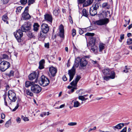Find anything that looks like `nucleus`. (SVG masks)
<instances>
[{
	"label": "nucleus",
	"instance_id": "f257e3e1",
	"mask_svg": "<svg viewBox=\"0 0 132 132\" xmlns=\"http://www.w3.org/2000/svg\"><path fill=\"white\" fill-rule=\"evenodd\" d=\"M94 34V33L88 32L85 34V36H90L89 38L90 39L89 43L87 44V46L88 47H91V50L94 52H95L97 48V47L95 45L96 38L95 37H92Z\"/></svg>",
	"mask_w": 132,
	"mask_h": 132
},
{
	"label": "nucleus",
	"instance_id": "f03ea898",
	"mask_svg": "<svg viewBox=\"0 0 132 132\" xmlns=\"http://www.w3.org/2000/svg\"><path fill=\"white\" fill-rule=\"evenodd\" d=\"M79 65V62L76 61V59L75 61V63L72 68L68 71V74L69 76V81H70L73 79L76 73V69L75 67H78Z\"/></svg>",
	"mask_w": 132,
	"mask_h": 132
},
{
	"label": "nucleus",
	"instance_id": "7ed1b4c3",
	"mask_svg": "<svg viewBox=\"0 0 132 132\" xmlns=\"http://www.w3.org/2000/svg\"><path fill=\"white\" fill-rule=\"evenodd\" d=\"M50 82V80L46 76L43 75L39 80V83L41 86H46L48 85Z\"/></svg>",
	"mask_w": 132,
	"mask_h": 132
},
{
	"label": "nucleus",
	"instance_id": "20e7f679",
	"mask_svg": "<svg viewBox=\"0 0 132 132\" xmlns=\"http://www.w3.org/2000/svg\"><path fill=\"white\" fill-rule=\"evenodd\" d=\"M10 66V63L5 61H3L0 63V70L3 72L5 71Z\"/></svg>",
	"mask_w": 132,
	"mask_h": 132
},
{
	"label": "nucleus",
	"instance_id": "39448f33",
	"mask_svg": "<svg viewBox=\"0 0 132 132\" xmlns=\"http://www.w3.org/2000/svg\"><path fill=\"white\" fill-rule=\"evenodd\" d=\"M31 26V25L30 22H25L21 26V30L23 32H27L30 30Z\"/></svg>",
	"mask_w": 132,
	"mask_h": 132
},
{
	"label": "nucleus",
	"instance_id": "423d86ee",
	"mask_svg": "<svg viewBox=\"0 0 132 132\" xmlns=\"http://www.w3.org/2000/svg\"><path fill=\"white\" fill-rule=\"evenodd\" d=\"M22 30L19 29L14 33V35L18 42H20L21 41V38L23 36Z\"/></svg>",
	"mask_w": 132,
	"mask_h": 132
},
{
	"label": "nucleus",
	"instance_id": "0eeeda50",
	"mask_svg": "<svg viewBox=\"0 0 132 132\" xmlns=\"http://www.w3.org/2000/svg\"><path fill=\"white\" fill-rule=\"evenodd\" d=\"M76 61L78 62H80V68H82L86 66L88 63L87 61L84 57H82L80 59L79 57H77L76 58Z\"/></svg>",
	"mask_w": 132,
	"mask_h": 132
},
{
	"label": "nucleus",
	"instance_id": "6e6552de",
	"mask_svg": "<svg viewBox=\"0 0 132 132\" xmlns=\"http://www.w3.org/2000/svg\"><path fill=\"white\" fill-rule=\"evenodd\" d=\"M31 90L34 93L38 94L39 93L41 90L42 89L38 85L34 84L31 87Z\"/></svg>",
	"mask_w": 132,
	"mask_h": 132
},
{
	"label": "nucleus",
	"instance_id": "1a4fd4ad",
	"mask_svg": "<svg viewBox=\"0 0 132 132\" xmlns=\"http://www.w3.org/2000/svg\"><path fill=\"white\" fill-rule=\"evenodd\" d=\"M8 95L9 98L12 102H14L16 100V97L15 93L11 90L9 91Z\"/></svg>",
	"mask_w": 132,
	"mask_h": 132
},
{
	"label": "nucleus",
	"instance_id": "9d476101",
	"mask_svg": "<svg viewBox=\"0 0 132 132\" xmlns=\"http://www.w3.org/2000/svg\"><path fill=\"white\" fill-rule=\"evenodd\" d=\"M109 22V20L108 18L100 19L96 21V23L98 25H103L107 24Z\"/></svg>",
	"mask_w": 132,
	"mask_h": 132
},
{
	"label": "nucleus",
	"instance_id": "9b49d317",
	"mask_svg": "<svg viewBox=\"0 0 132 132\" xmlns=\"http://www.w3.org/2000/svg\"><path fill=\"white\" fill-rule=\"evenodd\" d=\"M44 17L45 21L49 22V23H52L53 17L51 15L47 14L44 15Z\"/></svg>",
	"mask_w": 132,
	"mask_h": 132
},
{
	"label": "nucleus",
	"instance_id": "f8f14e48",
	"mask_svg": "<svg viewBox=\"0 0 132 132\" xmlns=\"http://www.w3.org/2000/svg\"><path fill=\"white\" fill-rule=\"evenodd\" d=\"M41 31L47 33L49 30V28L48 25L45 23H43L41 26Z\"/></svg>",
	"mask_w": 132,
	"mask_h": 132
},
{
	"label": "nucleus",
	"instance_id": "ddd939ff",
	"mask_svg": "<svg viewBox=\"0 0 132 132\" xmlns=\"http://www.w3.org/2000/svg\"><path fill=\"white\" fill-rule=\"evenodd\" d=\"M49 71L52 76L54 77L56 75L57 70L55 67H51L49 68Z\"/></svg>",
	"mask_w": 132,
	"mask_h": 132
},
{
	"label": "nucleus",
	"instance_id": "4468645a",
	"mask_svg": "<svg viewBox=\"0 0 132 132\" xmlns=\"http://www.w3.org/2000/svg\"><path fill=\"white\" fill-rule=\"evenodd\" d=\"M31 18L28 12H24L22 14L21 19L24 20H28Z\"/></svg>",
	"mask_w": 132,
	"mask_h": 132
},
{
	"label": "nucleus",
	"instance_id": "2eb2a0df",
	"mask_svg": "<svg viewBox=\"0 0 132 132\" xmlns=\"http://www.w3.org/2000/svg\"><path fill=\"white\" fill-rule=\"evenodd\" d=\"M81 78V77L80 76L77 75L76 76V78L75 79V80H73L70 83V84L72 86H76L77 85V84L79 80Z\"/></svg>",
	"mask_w": 132,
	"mask_h": 132
},
{
	"label": "nucleus",
	"instance_id": "dca6fc26",
	"mask_svg": "<svg viewBox=\"0 0 132 132\" xmlns=\"http://www.w3.org/2000/svg\"><path fill=\"white\" fill-rule=\"evenodd\" d=\"M59 36L61 38H63L64 36V29L63 26L62 25H61L59 27Z\"/></svg>",
	"mask_w": 132,
	"mask_h": 132
},
{
	"label": "nucleus",
	"instance_id": "f3484780",
	"mask_svg": "<svg viewBox=\"0 0 132 132\" xmlns=\"http://www.w3.org/2000/svg\"><path fill=\"white\" fill-rule=\"evenodd\" d=\"M35 2V0H28V6L25 8L24 12H28L29 6L31 4H33Z\"/></svg>",
	"mask_w": 132,
	"mask_h": 132
},
{
	"label": "nucleus",
	"instance_id": "a211bd4d",
	"mask_svg": "<svg viewBox=\"0 0 132 132\" xmlns=\"http://www.w3.org/2000/svg\"><path fill=\"white\" fill-rule=\"evenodd\" d=\"M93 1V0H87L85 1L83 4V7H87L91 5Z\"/></svg>",
	"mask_w": 132,
	"mask_h": 132
},
{
	"label": "nucleus",
	"instance_id": "6ab92c4d",
	"mask_svg": "<svg viewBox=\"0 0 132 132\" xmlns=\"http://www.w3.org/2000/svg\"><path fill=\"white\" fill-rule=\"evenodd\" d=\"M60 12V10L59 8V7L57 5H56L55 6V8L53 11V14L55 16H57Z\"/></svg>",
	"mask_w": 132,
	"mask_h": 132
},
{
	"label": "nucleus",
	"instance_id": "aec40b11",
	"mask_svg": "<svg viewBox=\"0 0 132 132\" xmlns=\"http://www.w3.org/2000/svg\"><path fill=\"white\" fill-rule=\"evenodd\" d=\"M37 75V73L34 72L31 73L29 76V79L30 80H32L35 78Z\"/></svg>",
	"mask_w": 132,
	"mask_h": 132
},
{
	"label": "nucleus",
	"instance_id": "412c9836",
	"mask_svg": "<svg viewBox=\"0 0 132 132\" xmlns=\"http://www.w3.org/2000/svg\"><path fill=\"white\" fill-rule=\"evenodd\" d=\"M111 71L109 68L104 69L102 70L103 74L106 76L109 75Z\"/></svg>",
	"mask_w": 132,
	"mask_h": 132
},
{
	"label": "nucleus",
	"instance_id": "4be33fe9",
	"mask_svg": "<svg viewBox=\"0 0 132 132\" xmlns=\"http://www.w3.org/2000/svg\"><path fill=\"white\" fill-rule=\"evenodd\" d=\"M124 126V124L123 123H119L115 126L113 127L112 128L114 129H115V128L117 129H121Z\"/></svg>",
	"mask_w": 132,
	"mask_h": 132
},
{
	"label": "nucleus",
	"instance_id": "5701e85b",
	"mask_svg": "<svg viewBox=\"0 0 132 132\" xmlns=\"http://www.w3.org/2000/svg\"><path fill=\"white\" fill-rule=\"evenodd\" d=\"M89 13L92 16H94L97 13V11L90 7V8Z\"/></svg>",
	"mask_w": 132,
	"mask_h": 132
},
{
	"label": "nucleus",
	"instance_id": "b1692460",
	"mask_svg": "<svg viewBox=\"0 0 132 132\" xmlns=\"http://www.w3.org/2000/svg\"><path fill=\"white\" fill-rule=\"evenodd\" d=\"M45 63V61L44 60H42L39 62V68L41 69L44 68V64Z\"/></svg>",
	"mask_w": 132,
	"mask_h": 132
},
{
	"label": "nucleus",
	"instance_id": "393cba45",
	"mask_svg": "<svg viewBox=\"0 0 132 132\" xmlns=\"http://www.w3.org/2000/svg\"><path fill=\"white\" fill-rule=\"evenodd\" d=\"M21 102V99L20 98H18L17 101V104L14 109L12 110V111L14 112L15 111L16 109H18L19 106V104H20Z\"/></svg>",
	"mask_w": 132,
	"mask_h": 132
},
{
	"label": "nucleus",
	"instance_id": "a878e982",
	"mask_svg": "<svg viewBox=\"0 0 132 132\" xmlns=\"http://www.w3.org/2000/svg\"><path fill=\"white\" fill-rule=\"evenodd\" d=\"M5 74L6 76H8L9 77H13L14 75V72L13 71L11 70L9 72L5 73Z\"/></svg>",
	"mask_w": 132,
	"mask_h": 132
},
{
	"label": "nucleus",
	"instance_id": "bb28decb",
	"mask_svg": "<svg viewBox=\"0 0 132 132\" xmlns=\"http://www.w3.org/2000/svg\"><path fill=\"white\" fill-rule=\"evenodd\" d=\"M2 19L3 21L5 22H6V23L7 24H8L9 22L8 20L9 19L7 16V14H5L3 16H2Z\"/></svg>",
	"mask_w": 132,
	"mask_h": 132
},
{
	"label": "nucleus",
	"instance_id": "cd10ccee",
	"mask_svg": "<svg viewBox=\"0 0 132 132\" xmlns=\"http://www.w3.org/2000/svg\"><path fill=\"white\" fill-rule=\"evenodd\" d=\"M100 5L99 4L97 3L95 4H94L91 7L95 9V10L97 11V9L99 8Z\"/></svg>",
	"mask_w": 132,
	"mask_h": 132
},
{
	"label": "nucleus",
	"instance_id": "c85d7f7f",
	"mask_svg": "<svg viewBox=\"0 0 132 132\" xmlns=\"http://www.w3.org/2000/svg\"><path fill=\"white\" fill-rule=\"evenodd\" d=\"M27 32H28L27 35L30 38H35V36L30 30Z\"/></svg>",
	"mask_w": 132,
	"mask_h": 132
},
{
	"label": "nucleus",
	"instance_id": "c756f323",
	"mask_svg": "<svg viewBox=\"0 0 132 132\" xmlns=\"http://www.w3.org/2000/svg\"><path fill=\"white\" fill-rule=\"evenodd\" d=\"M33 84H34V83L32 81H27L25 82V87H28L30 86H31L33 85Z\"/></svg>",
	"mask_w": 132,
	"mask_h": 132
},
{
	"label": "nucleus",
	"instance_id": "7c9ffc66",
	"mask_svg": "<svg viewBox=\"0 0 132 132\" xmlns=\"http://www.w3.org/2000/svg\"><path fill=\"white\" fill-rule=\"evenodd\" d=\"M34 30L35 31H37L39 29V26L37 23H35L33 25Z\"/></svg>",
	"mask_w": 132,
	"mask_h": 132
},
{
	"label": "nucleus",
	"instance_id": "2f4dec72",
	"mask_svg": "<svg viewBox=\"0 0 132 132\" xmlns=\"http://www.w3.org/2000/svg\"><path fill=\"white\" fill-rule=\"evenodd\" d=\"M47 33L46 32H44L41 30L40 32L39 36L41 37L45 38L47 35Z\"/></svg>",
	"mask_w": 132,
	"mask_h": 132
},
{
	"label": "nucleus",
	"instance_id": "473e14b6",
	"mask_svg": "<svg viewBox=\"0 0 132 132\" xmlns=\"http://www.w3.org/2000/svg\"><path fill=\"white\" fill-rule=\"evenodd\" d=\"M109 77L110 79H114L115 77L116 74L115 73L114 71H111L110 73Z\"/></svg>",
	"mask_w": 132,
	"mask_h": 132
},
{
	"label": "nucleus",
	"instance_id": "72a5a7b5",
	"mask_svg": "<svg viewBox=\"0 0 132 132\" xmlns=\"http://www.w3.org/2000/svg\"><path fill=\"white\" fill-rule=\"evenodd\" d=\"M105 44L103 43H100L99 45V51L101 52L104 48Z\"/></svg>",
	"mask_w": 132,
	"mask_h": 132
},
{
	"label": "nucleus",
	"instance_id": "f704fd0d",
	"mask_svg": "<svg viewBox=\"0 0 132 132\" xmlns=\"http://www.w3.org/2000/svg\"><path fill=\"white\" fill-rule=\"evenodd\" d=\"M82 15L83 16L87 17L88 16V12H87L86 10L83 9L82 11Z\"/></svg>",
	"mask_w": 132,
	"mask_h": 132
},
{
	"label": "nucleus",
	"instance_id": "c9c22d12",
	"mask_svg": "<svg viewBox=\"0 0 132 132\" xmlns=\"http://www.w3.org/2000/svg\"><path fill=\"white\" fill-rule=\"evenodd\" d=\"M103 7H106L107 9H109L110 7V6L107 3H104L102 5Z\"/></svg>",
	"mask_w": 132,
	"mask_h": 132
},
{
	"label": "nucleus",
	"instance_id": "e433bc0d",
	"mask_svg": "<svg viewBox=\"0 0 132 132\" xmlns=\"http://www.w3.org/2000/svg\"><path fill=\"white\" fill-rule=\"evenodd\" d=\"M26 94L28 95H29L31 96H32L33 95V94L29 89L27 90L26 91Z\"/></svg>",
	"mask_w": 132,
	"mask_h": 132
},
{
	"label": "nucleus",
	"instance_id": "4c0bfd02",
	"mask_svg": "<svg viewBox=\"0 0 132 132\" xmlns=\"http://www.w3.org/2000/svg\"><path fill=\"white\" fill-rule=\"evenodd\" d=\"M22 8V7L20 6L17 7L16 11V13L18 14L20 13Z\"/></svg>",
	"mask_w": 132,
	"mask_h": 132
},
{
	"label": "nucleus",
	"instance_id": "58836bf2",
	"mask_svg": "<svg viewBox=\"0 0 132 132\" xmlns=\"http://www.w3.org/2000/svg\"><path fill=\"white\" fill-rule=\"evenodd\" d=\"M80 104V103L78 101H76L74 102L73 106L74 107L77 108L78 107Z\"/></svg>",
	"mask_w": 132,
	"mask_h": 132
},
{
	"label": "nucleus",
	"instance_id": "ea45409f",
	"mask_svg": "<svg viewBox=\"0 0 132 132\" xmlns=\"http://www.w3.org/2000/svg\"><path fill=\"white\" fill-rule=\"evenodd\" d=\"M49 115V113L48 112H43L40 114V116L42 117H43L46 115L48 116Z\"/></svg>",
	"mask_w": 132,
	"mask_h": 132
},
{
	"label": "nucleus",
	"instance_id": "a19ab883",
	"mask_svg": "<svg viewBox=\"0 0 132 132\" xmlns=\"http://www.w3.org/2000/svg\"><path fill=\"white\" fill-rule=\"evenodd\" d=\"M127 43L128 45H129L131 44L132 43V39L129 38L128 39Z\"/></svg>",
	"mask_w": 132,
	"mask_h": 132
},
{
	"label": "nucleus",
	"instance_id": "79ce46f5",
	"mask_svg": "<svg viewBox=\"0 0 132 132\" xmlns=\"http://www.w3.org/2000/svg\"><path fill=\"white\" fill-rule=\"evenodd\" d=\"M124 36L125 35L124 34H121L120 35V39L119 40V41L120 42H122V40L124 38Z\"/></svg>",
	"mask_w": 132,
	"mask_h": 132
},
{
	"label": "nucleus",
	"instance_id": "37998d69",
	"mask_svg": "<svg viewBox=\"0 0 132 132\" xmlns=\"http://www.w3.org/2000/svg\"><path fill=\"white\" fill-rule=\"evenodd\" d=\"M10 124L11 121L10 120H9L5 123V125L6 127H8Z\"/></svg>",
	"mask_w": 132,
	"mask_h": 132
},
{
	"label": "nucleus",
	"instance_id": "c03bdc74",
	"mask_svg": "<svg viewBox=\"0 0 132 132\" xmlns=\"http://www.w3.org/2000/svg\"><path fill=\"white\" fill-rule=\"evenodd\" d=\"M21 118L24 121H29V119L27 117H24V116H22Z\"/></svg>",
	"mask_w": 132,
	"mask_h": 132
},
{
	"label": "nucleus",
	"instance_id": "a18cd8bd",
	"mask_svg": "<svg viewBox=\"0 0 132 132\" xmlns=\"http://www.w3.org/2000/svg\"><path fill=\"white\" fill-rule=\"evenodd\" d=\"M72 35L73 37H74L75 35H76V30L75 29H73L72 30Z\"/></svg>",
	"mask_w": 132,
	"mask_h": 132
},
{
	"label": "nucleus",
	"instance_id": "49530a36",
	"mask_svg": "<svg viewBox=\"0 0 132 132\" xmlns=\"http://www.w3.org/2000/svg\"><path fill=\"white\" fill-rule=\"evenodd\" d=\"M77 123L75 122H71L68 123V125L70 126H73L76 125Z\"/></svg>",
	"mask_w": 132,
	"mask_h": 132
},
{
	"label": "nucleus",
	"instance_id": "de8ad7c7",
	"mask_svg": "<svg viewBox=\"0 0 132 132\" xmlns=\"http://www.w3.org/2000/svg\"><path fill=\"white\" fill-rule=\"evenodd\" d=\"M103 78L104 80L106 81H108L110 79L109 76H105L103 77Z\"/></svg>",
	"mask_w": 132,
	"mask_h": 132
},
{
	"label": "nucleus",
	"instance_id": "09e8293b",
	"mask_svg": "<svg viewBox=\"0 0 132 132\" xmlns=\"http://www.w3.org/2000/svg\"><path fill=\"white\" fill-rule=\"evenodd\" d=\"M27 0H20V3L22 4H25L27 2Z\"/></svg>",
	"mask_w": 132,
	"mask_h": 132
},
{
	"label": "nucleus",
	"instance_id": "8fccbe9b",
	"mask_svg": "<svg viewBox=\"0 0 132 132\" xmlns=\"http://www.w3.org/2000/svg\"><path fill=\"white\" fill-rule=\"evenodd\" d=\"M78 98L82 101H84L85 97L84 96H80L78 97Z\"/></svg>",
	"mask_w": 132,
	"mask_h": 132
},
{
	"label": "nucleus",
	"instance_id": "3c124183",
	"mask_svg": "<svg viewBox=\"0 0 132 132\" xmlns=\"http://www.w3.org/2000/svg\"><path fill=\"white\" fill-rule=\"evenodd\" d=\"M78 4L84 3L86 0H77Z\"/></svg>",
	"mask_w": 132,
	"mask_h": 132
},
{
	"label": "nucleus",
	"instance_id": "603ef678",
	"mask_svg": "<svg viewBox=\"0 0 132 132\" xmlns=\"http://www.w3.org/2000/svg\"><path fill=\"white\" fill-rule=\"evenodd\" d=\"M50 44L49 43H45L44 44V46L45 48H49Z\"/></svg>",
	"mask_w": 132,
	"mask_h": 132
},
{
	"label": "nucleus",
	"instance_id": "864d4df0",
	"mask_svg": "<svg viewBox=\"0 0 132 132\" xmlns=\"http://www.w3.org/2000/svg\"><path fill=\"white\" fill-rule=\"evenodd\" d=\"M16 120L17 122L18 123H20L21 121V118L19 117L17 118L16 119Z\"/></svg>",
	"mask_w": 132,
	"mask_h": 132
},
{
	"label": "nucleus",
	"instance_id": "5fc2aeb1",
	"mask_svg": "<svg viewBox=\"0 0 132 132\" xmlns=\"http://www.w3.org/2000/svg\"><path fill=\"white\" fill-rule=\"evenodd\" d=\"M69 20L70 23L72 24L73 23V21L72 18V17L71 16H70L69 17Z\"/></svg>",
	"mask_w": 132,
	"mask_h": 132
},
{
	"label": "nucleus",
	"instance_id": "6e6d98bb",
	"mask_svg": "<svg viewBox=\"0 0 132 132\" xmlns=\"http://www.w3.org/2000/svg\"><path fill=\"white\" fill-rule=\"evenodd\" d=\"M127 131V127H124L121 131V132H126Z\"/></svg>",
	"mask_w": 132,
	"mask_h": 132
},
{
	"label": "nucleus",
	"instance_id": "4d7b16f0",
	"mask_svg": "<svg viewBox=\"0 0 132 132\" xmlns=\"http://www.w3.org/2000/svg\"><path fill=\"white\" fill-rule=\"evenodd\" d=\"M4 4H6L9 2V0H1Z\"/></svg>",
	"mask_w": 132,
	"mask_h": 132
},
{
	"label": "nucleus",
	"instance_id": "13d9d810",
	"mask_svg": "<svg viewBox=\"0 0 132 132\" xmlns=\"http://www.w3.org/2000/svg\"><path fill=\"white\" fill-rule=\"evenodd\" d=\"M8 56L6 54H3V58L6 59L7 58Z\"/></svg>",
	"mask_w": 132,
	"mask_h": 132
},
{
	"label": "nucleus",
	"instance_id": "bf43d9fd",
	"mask_svg": "<svg viewBox=\"0 0 132 132\" xmlns=\"http://www.w3.org/2000/svg\"><path fill=\"white\" fill-rule=\"evenodd\" d=\"M62 79L63 81H65L67 80V78L65 75L63 77Z\"/></svg>",
	"mask_w": 132,
	"mask_h": 132
},
{
	"label": "nucleus",
	"instance_id": "052dcab7",
	"mask_svg": "<svg viewBox=\"0 0 132 132\" xmlns=\"http://www.w3.org/2000/svg\"><path fill=\"white\" fill-rule=\"evenodd\" d=\"M125 67L126 69L123 70V72H125V73L127 72H128V69H127V66H125Z\"/></svg>",
	"mask_w": 132,
	"mask_h": 132
},
{
	"label": "nucleus",
	"instance_id": "680f3d73",
	"mask_svg": "<svg viewBox=\"0 0 132 132\" xmlns=\"http://www.w3.org/2000/svg\"><path fill=\"white\" fill-rule=\"evenodd\" d=\"M5 117V115L4 113H2L1 115V118L2 119H3Z\"/></svg>",
	"mask_w": 132,
	"mask_h": 132
},
{
	"label": "nucleus",
	"instance_id": "e2e57ef3",
	"mask_svg": "<svg viewBox=\"0 0 132 132\" xmlns=\"http://www.w3.org/2000/svg\"><path fill=\"white\" fill-rule=\"evenodd\" d=\"M127 36L128 37H129L132 36V34L131 33H128L127 34Z\"/></svg>",
	"mask_w": 132,
	"mask_h": 132
},
{
	"label": "nucleus",
	"instance_id": "0e129e2a",
	"mask_svg": "<svg viewBox=\"0 0 132 132\" xmlns=\"http://www.w3.org/2000/svg\"><path fill=\"white\" fill-rule=\"evenodd\" d=\"M77 88L76 87H75L72 88L71 89V92H74V89H77Z\"/></svg>",
	"mask_w": 132,
	"mask_h": 132
},
{
	"label": "nucleus",
	"instance_id": "69168bd1",
	"mask_svg": "<svg viewBox=\"0 0 132 132\" xmlns=\"http://www.w3.org/2000/svg\"><path fill=\"white\" fill-rule=\"evenodd\" d=\"M6 95L5 94L3 96V97L4 99V100H6Z\"/></svg>",
	"mask_w": 132,
	"mask_h": 132
},
{
	"label": "nucleus",
	"instance_id": "338daca9",
	"mask_svg": "<svg viewBox=\"0 0 132 132\" xmlns=\"http://www.w3.org/2000/svg\"><path fill=\"white\" fill-rule=\"evenodd\" d=\"M132 27V23L130 24L128 27V29H130Z\"/></svg>",
	"mask_w": 132,
	"mask_h": 132
},
{
	"label": "nucleus",
	"instance_id": "774afa93",
	"mask_svg": "<svg viewBox=\"0 0 132 132\" xmlns=\"http://www.w3.org/2000/svg\"><path fill=\"white\" fill-rule=\"evenodd\" d=\"M58 131H59L60 132H64V130L63 129H59V130H57Z\"/></svg>",
	"mask_w": 132,
	"mask_h": 132
}]
</instances>
